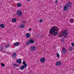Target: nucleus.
<instances>
[{
  "mask_svg": "<svg viewBox=\"0 0 74 74\" xmlns=\"http://www.w3.org/2000/svg\"><path fill=\"white\" fill-rule=\"evenodd\" d=\"M56 30L57 32L59 31V28L56 26H54L50 29L49 33L51 34H53Z\"/></svg>",
  "mask_w": 74,
  "mask_h": 74,
  "instance_id": "1",
  "label": "nucleus"
},
{
  "mask_svg": "<svg viewBox=\"0 0 74 74\" xmlns=\"http://www.w3.org/2000/svg\"><path fill=\"white\" fill-rule=\"evenodd\" d=\"M61 64L62 63L59 61H57L56 62V66L59 67L60 66Z\"/></svg>",
  "mask_w": 74,
  "mask_h": 74,
  "instance_id": "2",
  "label": "nucleus"
},
{
  "mask_svg": "<svg viewBox=\"0 0 74 74\" xmlns=\"http://www.w3.org/2000/svg\"><path fill=\"white\" fill-rule=\"evenodd\" d=\"M17 14L18 16H21V15H22V12L19 10H18L17 11Z\"/></svg>",
  "mask_w": 74,
  "mask_h": 74,
  "instance_id": "3",
  "label": "nucleus"
},
{
  "mask_svg": "<svg viewBox=\"0 0 74 74\" xmlns=\"http://www.w3.org/2000/svg\"><path fill=\"white\" fill-rule=\"evenodd\" d=\"M62 33L63 36H66L67 35V33H68V32L67 30L64 31L62 32Z\"/></svg>",
  "mask_w": 74,
  "mask_h": 74,
  "instance_id": "4",
  "label": "nucleus"
},
{
  "mask_svg": "<svg viewBox=\"0 0 74 74\" xmlns=\"http://www.w3.org/2000/svg\"><path fill=\"white\" fill-rule=\"evenodd\" d=\"M30 49L32 51H34L36 50V47L34 46H32L31 47Z\"/></svg>",
  "mask_w": 74,
  "mask_h": 74,
  "instance_id": "5",
  "label": "nucleus"
},
{
  "mask_svg": "<svg viewBox=\"0 0 74 74\" xmlns=\"http://www.w3.org/2000/svg\"><path fill=\"white\" fill-rule=\"evenodd\" d=\"M68 7L66 6V5H65L64 8V11H66V10H68Z\"/></svg>",
  "mask_w": 74,
  "mask_h": 74,
  "instance_id": "6",
  "label": "nucleus"
},
{
  "mask_svg": "<svg viewBox=\"0 0 74 74\" xmlns=\"http://www.w3.org/2000/svg\"><path fill=\"white\" fill-rule=\"evenodd\" d=\"M23 64L24 66H25V67H27V64H26V62L25 61H24L23 62Z\"/></svg>",
  "mask_w": 74,
  "mask_h": 74,
  "instance_id": "7",
  "label": "nucleus"
},
{
  "mask_svg": "<svg viewBox=\"0 0 74 74\" xmlns=\"http://www.w3.org/2000/svg\"><path fill=\"white\" fill-rule=\"evenodd\" d=\"M62 52L64 54H65L66 53V49H65L64 47L63 48L62 50Z\"/></svg>",
  "mask_w": 74,
  "mask_h": 74,
  "instance_id": "8",
  "label": "nucleus"
},
{
  "mask_svg": "<svg viewBox=\"0 0 74 74\" xmlns=\"http://www.w3.org/2000/svg\"><path fill=\"white\" fill-rule=\"evenodd\" d=\"M71 3L70 2H69L67 4L65 5L66 6H67L68 7H70L71 5Z\"/></svg>",
  "mask_w": 74,
  "mask_h": 74,
  "instance_id": "9",
  "label": "nucleus"
},
{
  "mask_svg": "<svg viewBox=\"0 0 74 74\" xmlns=\"http://www.w3.org/2000/svg\"><path fill=\"white\" fill-rule=\"evenodd\" d=\"M16 53H14L12 55V58H13V59H15V58H16Z\"/></svg>",
  "mask_w": 74,
  "mask_h": 74,
  "instance_id": "10",
  "label": "nucleus"
},
{
  "mask_svg": "<svg viewBox=\"0 0 74 74\" xmlns=\"http://www.w3.org/2000/svg\"><path fill=\"white\" fill-rule=\"evenodd\" d=\"M17 62L19 64H21V63L22 62V61H21V60L17 59Z\"/></svg>",
  "mask_w": 74,
  "mask_h": 74,
  "instance_id": "11",
  "label": "nucleus"
},
{
  "mask_svg": "<svg viewBox=\"0 0 74 74\" xmlns=\"http://www.w3.org/2000/svg\"><path fill=\"white\" fill-rule=\"evenodd\" d=\"M25 68H26V67H25V66H22L20 67V69L21 70H23Z\"/></svg>",
  "mask_w": 74,
  "mask_h": 74,
  "instance_id": "12",
  "label": "nucleus"
},
{
  "mask_svg": "<svg viewBox=\"0 0 74 74\" xmlns=\"http://www.w3.org/2000/svg\"><path fill=\"white\" fill-rule=\"evenodd\" d=\"M40 61L41 62H45V58H41Z\"/></svg>",
  "mask_w": 74,
  "mask_h": 74,
  "instance_id": "13",
  "label": "nucleus"
},
{
  "mask_svg": "<svg viewBox=\"0 0 74 74\" xmlns=\"http://www.w3.org/2000/svg\"><path fill=\"white\" fill-rule=\"evenodd\" d=\"M26 36L27 38H30V34H29V33H27L26 34Z\"/></svg>",
  "mask_w": 74,
  "mask_h": 74,
  "instance_id": "14",
  "label": "nucleus"
},
{
  "mask_svg": "<svg viewBox=\"0 0 74 74\" xmlns=\"http://www.w3.org/2000/svg\"><path fill=\"white\" fill-rule=\"evenodd\" d=\"M13 66L14 67H19V65H18L16 64H13Z\"/></svg>",
  "mask_w": 74,
  "mask_h": 74,
  "instance_id": "15",
  "label": "nucleus"
},
{
  "mask_svg": "<svg viewBox=\"0 0 74 74\" xmlns=\"http://www.w3.org/2000/svg\"><path fill=\"white\" fill-rule=\"evenodd\" d=\"M58 32H55L53 34V36H56L58 35Z\"/></svg>",
  "mask_w": 74,
  "mask_h": 74,
  "instance_id": "16",
  "label": "nucleus"
},
{
  "mask_svg": "<svg viewBox=\"0 0 74 74\" xmlns=\"http://www.w3.org/2000/svg\"><path fill=\"white\" fill-rule=\"evenodd\" d=\"M29 42L31 44H33L34 43V40L33 39H31Z\"/></svg>",
  "mask_w": 74,
  "mask_h": 74,
  "instance_id": "17",
  "label": "nucleus"
},
{
  "mask_svg": "<svg viewBox=\"0 0 74 74\" xmlns=\"http://www.w3.org/2000/svg\"><path fill=\"white\" fill-rule=\"evenodd\" d=\"M16 21V19L15 18H14L12 19V22H15Z\"/></svg>",
  "mask_w": 74,
  "mask_h": 74,
  "instance_id": "18",
  "label": "nucleus"
},
{
  "mask_svg": "<svg viewBox=\"0 0 74 74\" xmlns=\"http://www.w3.org/2000/svg\"><path fill=\"white\" fill-rule=\"evenodd\" d=\"M0 26L1 28H4V25L3 24H1Z\"/></svg>",
  "mask_w": 74,
  "mask_h": 74,
  "instance_id": "19",
  "label": "nucleus"
},
{
  "mask_svg": "<svg viewBox=\"0 0 74 74\" xmlns=\"http://www.w3.org/2000/svg\"><path fill=\"white\" fill-rule=\"evenodd\" d=\"M70 21L71 23H74V19L73 18L70 19Z\"/></svg>",
  "mask_w": 74,
  "mask_h": 74,
  "instance_id": "20",
  "label": "nucleus"
},
{
  "mask_svg": "<svg viewBox=\"0 0 74 74\" xmlns=\"http://www.w3.org/2000/svg\"><path fill=\"white\" fill-rule=\"evenodd\" d=\"M19 45V43L18 42H16L14 44L15 46H18Z\"/></svg>",
  "mask_w": 74,
  "mask_h": 74,
  "instance_id": "21",
  "label": "nucleus"
},
{
  "mask_svg": "<svg viewBox=\"0 0 74 74\" xmlns=\"http://www.w3.org/2000/svg\"><path fill=\"white\" fill-rule=\"evenodd\" d=\"M22 5V4H21V3H18L17 4V6L18 7H21Z\"/></svg>",
  "mask_w": 74,
  "mask_h": 74,
  "instance_id": "22",
  "label": "nucleus"
},
{
  "mask_svg": "<svg viewBox=\"0 0 74 74\" xmlns=\"http://www.w3.org/2000/svg\"><path fill=\"white\" fill-rule=\"evenodd\" d=\"M20 27L21 28H24V27H25V25H21L20 26Z\"/></svg>",
  "mask_w": 74,
  "mask_h": 74,
  "instance_id": "23",
  "label": "nucleus"
},
{
  "mask_svg": "<svg viewBox=\"0 0 74 74\" xmlns=\"http://www.w3.org/2000/svg\"><path fill=\"white\" fill-rule=\"evenodd\" d=\"M39 22H42L43 21V20L42 19H40V20H39Z\"/></svg>",
  "mask_w": 74,
  "mask_h": 74,
  "instance_id": "24",
  "label": "nucleus"
},
{
  "mask_svg": "<svg viewBox=\"0 0 74 74\" xmlns=\"http://www.w3.org/2000/svg\"><path fill=\"white\" fill-rule=\"evenodd\" d=\"M9 45H10V43H8V45L6 46V48H8V47H9V46H10Z\"/></svg>",
  "mask_w": 74,
  "mask_h": 74,
  "instance_id": "25",
  "label": "nucleus"
},
{
  "mask_svg": "<svg viewBox=\"0 0 74 74\" xmlns=\"http://www.w3.org/2000/svg\"><path fill=\"white\" fill-rule=\"evenodd\" d=\"M57 58H59V53H57Z\"/></svg>",
  "mask_w": 74,
  "mask_h": 74,
  "instance_id": "26",
  "label": "nucleus"
},
{
  "mask_svg": "<svg viewBox=\"0 0 74 74\" xmlns=\"http://www.w3.org/2000/svg\"><path fill=\"white\" fill-rule=\"evenodd\" d=\"M1 66H2V67H4L5 66V64L3 63H1Z\"/></svg>",
  "mask_w": 74,
  "mask_h": 74,
  "instance_id": "27",
  "label": "nucleus"
},
{
  "mask_svg": "<svg viewBox=\"0 0 74 74\" xmlns=\"http://www.w3.org/2000/svg\"><path fill=\"white\" fill-rule=\"evenodd\" d=\"M30 44V42H29V41H28V42H27L26 44L27 45H29V44Z\"/></svg>",
  "mask_w": 74,
  "mask_h": 74,
  "instance_id": "28",
  "label": "nucleus"
},
{
  "mask_svg": "<svg viewBox=\"0 0 74 74\" xmlns=\"http://www.w3.org/2000/svg\"><path fill=\"white\" fill-rule=\"evenodd\" d=\"M71 45L73 47H74V43H72Z\"/></svg>",
  "mask_w": 74,
  "mask_h": 74,
  "instance_id": "29",
  "label": "nucleus"
},
{
  "mask_svg": "<svg viewBox=\"0 0 74 74\" xmlns=\"http://www.w3.org/2000/svg\"><path fill=\"white\" fill-rule=\"evenodd\" d=\"M3 47H0V51H1V50L3 49Z\"/></svg>",
  "mask_w": 74,
  "mask_h": 74,
  "instance_id": "30",
  "label": "nucleus"
},
{
  "mask_svg": "<svg viewBox=\"0 0 74 74\" xmlns=\"http://www.w3.org/2000/svg\"><path fill=\"white\" fill-rule=\"evenodd\" d=\"M28 30L29 31H31V30H32V29L30 28H29V29H28Z\"/></svg>",
  "mask_w": 74,
  "mask_h": 74,
  "instance_id": "31",
  "label": "nucleus"
},
{
  "mask_svg": "<svg viewBox=\"0 0 74 74\" xmlns=\"http://www.w3.org/2000/svg\"><path fill=\"white\" fill-rule=\"evenodd\" d=\"M62 34H60V35L59 36V37H62Z\"/></svg>",
  "mask_w": 74,
  "mask_h": 74,
  "instance_id": "32",
  "label": "nucleus"
},
{
  "mask_svg": "<svg viewBox=\"0 0 74 74\" xmlns=\"http://www.w3.org/2000/svg\"><path fill=\"white\" fill-rule=\"evenodd\" d=\"M61 41H62V42H64V40L62 39V40H61Z\"/></svg>",
  "mask_w": 74,
  "mask_h": 74,
  "instance_id": "33",
  "label": "nucleus"
},
{
  "mask_svg": "<svg viewBox=\"0 0 74 74\" xmlns=\"http://www.w3.org/2000/svg\"><path fill=\"white\" fill-rule=\"evenodd\" d=\"M55 2H56V3H58V1L57 0Z\"/></svg>",
  "mask_w": 74,
  "mask_h": 74,
  "instance_id": "34",
  "label": "nucleus"
},
{
  "mask_svg": "<svg viewBox=\"0 0 74 74\" xmlns=\"http://www.w3.org/2000/svg\"><path fill=\"white\" fill-rule=\"evenodd\" d=\"M25 23V21H23V23Z\"/></svg>",
  "mask_w": 74,
  "mask_h": 74,
  "instance_id": "35",
  "label": "nucleus"
},
{
  "mask_svg": "<svg viewBox=\"0 0 74 74\" xmlns=\"http://www.w3.org/2000/svg\"><path fill=\"white\" fill-rule=\"evenodd\" d=\"M30 0H27V1H30Z\"/></svg>",
  "mask_w": 74,
  "mask_h": 74,
  "instance_id": "36",
  "label": "nucleus"
},
{
  "mask_svg": "<svg viewBox=\"0 0 74 74\" xmlns=\"http://www.w3.org/2000/svg\"><path fill=\"white\" fill-rule=\"evenodd\" d=\"M64 37H66V36H64Z\"/></svg>",
  "mask_w": 74,
  "mask_h": 74,
  "instance_id": "37",
  "label": "nucleus"
}]
</instances>
